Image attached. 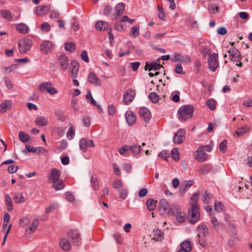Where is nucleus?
<instances>
[{
    "mask_svg": "<svg viewBox=\"0 0 252 252\" xmlns=\"http://www.w3.org/2000/svg\"><path fill=\"white\" fill-rule=\"evenodd\" d=\"M197 236L200 245L202 247H206L208 245V242L206 238L208 235L209 229L208 227L204 224H200L197 227Z\"/></svg>",
    "mask_w": 252,
    "mask_h": 252,
    "instance_id": "1",
    "label": "nucleus"
},
{
    "mask_svg": "<svg viewBox=\"0 0 252 252\" xmlns=\"http://www.w3.org/2000/svg\"><path fill=\"white\" fill-rule=\"evenodd\" d=\"M194 108L189 105L181 107L178 110L179 119L182 121H185L192 117Z\"/></svg>",
    "mask_w": 252,
    "mask_h": 252,
    "instance_id": "2",
    "label": "nucleus"
},
{
    "mask_svg": "<svg viewBox=\"0 0 252 252\" xmlns=\"http://www.w3.org/2000/svg\"><path fill=\"white\" fill-rule=\"evenodd\" d=\"M38 89L41 92H48L50 94H55L58 93V90L53 87L51 82H44L41 83L38 86Z\"/></svg>",
    "mask_w": 252,
    "mask_h": 252,
    "instance_id": "3",
    "label": "nucleus"
},
{
    "mask_svg": "<svg viewBox=\"0 0 252 252\" xmlns=\"http://www.w3.org/2000/svg\"><path fill=\"white\" fill-rule=\"evenodd\" d=\"M32 46V40L28 38H24L21 40L18 44L19 52L21 54L27 53Z\"/></svg>",
    "mask_w": 252,
    "mask_h": 252,
    "instance_id": "4",
    "label": "nucleus"
},
{
    "mask_svg": "<svg viewBox=\"0 0 252 252\" xmlns=\"http://www.w3.org/2000/svg\"><path fill=\"white\" fill-rule=\"evenodd\" d=\"M208 61L209 68L213 71H216L219 67V63L218 61V55L216 53L209 54Z\"/></svg>",
    "mask_w": 252,
    "mask_h": 252,
    "instance_id": "5",
    "label": "nucleus"
},
{
    "mask_svg": "<svg viewBox=\"0 0 252 252\" xmlns=\"http://www.w3.org/2000/svg\"><path fill=\"white\" fill-rule=\"evenodd\" d=\"M171 61L173 62H180L187 64H189L191 62V59L189 56H182L180 54L176 52L173 53L171 57Z\"/></svg>",
    "mask_w": 252,
    "mask_h": 252,
    "instance_id": "6",
    "label": "nucleus"
},
{
    "mask_svg": "<svg viewBox=\"0 0 252 252\" xmlns=\"http://www.w3.org/2000/svg\"><path fill=\"white\" fill-rule=\"evenodd\" d=\"M211 43L208 41L202 40L199 41L200 51L204 57L209 55L211 51Z\"/></svg>",
    "mask_w": 252,
    "mask_h": 252,
    "instance_id": "7",
    "label": "nucleus"
},
{
    "mask_svg": "<svg viewBox=\"0 0 252 252\" xmlns=\"http://www.w3.org/2000/svg\"><path fill=\"white\" fill-rule=\"evenodd\" d=\"M135 96V92L131 89H128L123 95V101L126 105L131 103Z\"/></svg>",
    "mask_w": 252,
    "mask_h": 252,
    "instance_id": "8",
    "label": "nucleus"
},
{
    "mask_svg": "<svg viewBox=\"0 0 252 252\" xmlns=\"http://www.w3.org/2000/svg\"><path fill=\"white\" fill-rule=\"evenodd\" d=\"M193 157L197 161L202 162L207 159L208 155L203 150V147H200L193 153Z\"/></svg>",
    "mask_w": 252,
    "mask_h": 252,
    "instance_id": "9",
    "label": "nucleus"
},
{
    "mask_svg": "<svg viewBox=\"0 0 252 252\" xmlns=\"http://www.w3.org/2000/svg\"><path fill=\"white\" fill-rule=\"evenodd\" d=\"M125 3L123 2L119 3L116 5L115 7L116 13L112 15L113 20H117L123 14L125 11Z\"/></svg>",
    "mask_w": 252,
    "mask_h": 252,
    "instance_id": "10",
    "label": "nucleus"
},
{
    "mask_svg": "<svg viewBox=\"0 0 252 252\" xmlns=\"http://www.w3.org/2000/svg\"><path fill=\"white\" fill-rule=\"evenodd\" d=\"M189 213L191 217L190 222L195 223L200 218L199 207L195 205L191 206Z\"/></svg>",
    "mask_w": 252,
    "mask_h": 252,
    "instance_id": "11",
    "label": "nucleus"
},
{
    "mask_svg": "<svg viewBox=\"0 0 252 252\" xmlns=\"http://www.w3.org/2000/svg\"><path fill=\"white\" fill-rule=\"evenodd\" d=\"M185 139V131L182 129L178 130L174 135L173 141L175 144L182 143Z\"/></svg>",
    "mask_w": 252,
    "mask_h": 252,
    "instance_id": "12",
    "label": "nucleus"
},
{
    "mask_svg": "<svg viewBox=\"0 0 252 252\" xmlns=\"http://www.w3.org/2000/svg\"><path fill=\"white\" fill-rule=\"evenodd\" d=\"M79 147L81 150L86 151L88 148L94 147V144L93 140L83 138L80 140Z\"/></svg>",
    "mask_w": 252,
    "mask_h": 252,
    "instance_id": "13",
    "label": "nucleus"
},
{
    "mask_svg": "<svg viewBox=\"0 0 252 252\" xmlns=\"http://www.w3.org/2000/svg\"><path fill=\"white\" fill-rule=\"evenodd\" d=\"M173 214L176 216L177 221L179 222H183L185 221L186 214L182 211L180 208L176 207L172 211Z\"/></svg>",
    "mask_w": 252,
    "mask_h": 252,
    "instance_id": "14",
    "label": "nucleus"
},
{
    "mask_svg": "<svg viewBox=\"0 0 252 252\" xmlns=\"http://www.w3.org/2000/svg\"><path fill=\"white\" fill-rule=\"evenodd\" d=\"M229 57L231 61L237 62L240 61V53L236 48L232 47L228 50Z\"/></svg>",
    "mask_w": 252,
    "mask_h": 252,
    "instance_id": "15",
    "label": "nucleus"
},
{
    "mask_svg": "<svg viewBox=\"0 0 252 252\" xmlns=\"http://www.w3.org/2000/svg\"><path fill=\"white\" fill-rule=\"evenodd\" d=\"M140 117L144 119L146 122H148L151 118L150 111L146 107H142L139 110Z\"/></svg>",
    "mask_w": 252,
    "mask_h": 252,
    "instance_id": "16",
    "label": "nucleus"
},
{
    "mask_svg": "<svg viewBox=\"0 0 252 252\" xmlns=\"http://www.w3.org/2000/svg\"><path fill=\"white\" fill-rule=\"evenodd\" d=\"M68 235L75 245L78 246L81 244L80 236L77 230H72L69 232Z\"/></svg>",
    "mask_w": 252,
    "mask_h": 252,
    "instance_id": "17",
    "label": "nucleus"
},
{
    "mask_svg": "<svg viewBox=\"0 0 252 252\" xmlns=\"http://www.w3.org/2000/svg\"><path fill=\"white\" fill-rule=\"evenodd\" d=\"M58 62L62 70H65L67 69L68 66L69 60L68 58L64 54L60 55L59 58Z\"/></svg>",
    "mask_w": 252,
    "mask_h": 252,
    "instance_id": "18",
    "label": "nucleus"
},
{
    "mask_svg": "<svg viewBox=\"0 0 252 252\" xmlns=\"http://www.w3.org/2000/svg\"><path fill=\"white\" fill-rule=\"evenodd\" d=\"M162 67V65L158 63H157V62H154L150 63H146L145 66V69L148 70L150 71L153 70L157 71Z\"/></svg>",
    "mask_w": 252,
    "mask_h": 252,
    "instance_id": "19",
    "label": "nucleus"
},
{
    "mask_svg": "<svg viewBox=\"0 0 252 252\" xmlns=\"http://www.w3.org/2000/svg\"><path fill=\"white\" fill-rule=\"evenodd\" d=\"M60 172L55 169L53 168L51 171V173L48 177V181L50 183H52L54 181L60 179Z\"/></svg>",
    "mask_w": 252,
    "mask_h": 252,
    "instance_id": "20",
    "label": "nucleus"
},
{
    "mask_svg": "<svg viewBox=\"0 0 252 252\" xmlns=\"http://www.w3.org/2000/svg\"><path fill=\"white\" fill-rule=\"evenodd\" d=\"M194 183V181L192 180L182 182L179 189L180 192L182 193H184L187 189L191 187Z\"/></svg>",
    "mask_w": 252,
    "mask_h": 252,
    "instance_id": "21",
    "label": "nucleus"
},
{
    "mask_svg": "<svg viewBox=\"0 0 252 252\" xmlns=\"http://www.w3.org/2000/svg\"><path fill=\"white\" fill-rule=\"evenodd\" d=\"M251 130V127L249 126H244L239 127L237 130L235 131L233 133V136L235 137H240L245 133H248Z\"/></svg>",
    "mask_w": 252,
    "mask_h": 252,
    "instance_id": "22",
    "label": "nucleus"
},
{
    "mask_svg": "<svg viewBox=\"0 0 252 252\" xmlns=\"http://www.w3.org/2000/svg\"><path fill=\"white\" fill-rule=\"evenodd\" d=\"M88 80L90 83L95 85L100 86L101 85V80L93 72H91L89 74Z\"/></svg>",
    "mask_w": 252,
    "mask_h": 252,
    "instance_id": "23",
    "label": "nucleus"
},
{
    "mask_svg": "<svg viewBox=\"0 0 252 252\" xmlns=\"http://www.w3.org/2000/svg\"><path fill=\"white\" fill-rule=\"evenodd\" d=\"M70 63L72 66L71 69V77L73 79H76L78 76L79 65L75 61H72Z\"/></svg>",
    "mask_w": 252,
    "mask_h": 252,
    "instance_id": "24",
    "label": "nucleus"
},
{
    "mask_svg": "<svg viewBox=\"0 0 252 252\" xmlns=\"http://www.w3.org/2000/svg\"><path fill=\"white\" fill-rule=\"evenodd\" d=\"M151 236L152 237V239L157 241H161L164 238V234L160 230L155 229L153 231Z\"/></svg>",
    "mask_w": 252,
    "mask_h": 252,
    "instance_id": "25",
    "label": "nucleus"
},
{
    "mask_svg": "<svg viewBox=\"0 0 252 252\" xmlns=\"http://www.w3.org/2000/svg\"><path fill=\"white\" fill-rule=\"evenodd\" d=\"M125 115L126 122L128 125H133L136 121V116L134 113L132 111H129L126 113Z\"/></svg>",
    "mask_w": 252,
    "mask_h": 252,
    "instance_id": "26",
    "label": "nucleus"
},
{
    "mask_svg": "<svg viewBox=\"0 0 252 252\" xmlns=\"http://www.w3.org/2000/svg\"><path fill=\"white\" fill-rule=\"evenodd\" d=\"M15 29L18 32L22 34H26L29 31V27L23 23L16 24Z\"/></svg>",
    "mask_w": 252,
    "mask_h": 252,
    "instance_id": "27",
    "label": "nucleus"
},
{
    "mask_svg": "<svg viewBox=\"0 0 252 252\" xmlns=\"http://www.w3.org/2000/svg\"><path fill=\"white\" fill-rule=\"evenodd\" d=\"M49 9L47 5H40L35 8V11L38 16H43L47 14Z\"/></svg>",
    "mask_w": 252,
    "mask_h": 252,
    "instance_id": "28",
    "label": "nucleus"
},
{
    "mask_svg": "<svg viewBox=\"0 0 252 252\" xmlns=\"http://www.w3.org/2000/svg\"><path fill=\"white\" fill-rule=\"evenodd\" d=\"M52 188L56 190H62L65 187V184L63 180L59 179L52 183Z\"/></svg>",
    "mask_w": 252,
    "mask_h": 252,
    "instance_id": "29",
    "label": "nucleus"
},
{
    "mask_svg": "<svg viewBox=\"0 0 252 252\" xmlns=\"http://www.w3.org/2000/svg\"><path fill=\"white\" fill-rule=\"evenodd\" d=\"M60 246L61 248L63 251H68L71 248V244L68 240L65 238H63L60 240Z\"/></svg>",
    "mask_w": 252,
    "mask_h": 252,
    "instance_id": "30",
    "label": "nucleus"
},
{
    "mask_svg": "<svg viewBox=\"0 0 252 252\" xmlns=\"http://www.w3.org/2000/svg\"><path fill=\"white\" fill-rule=\"evenodd\" d=\"M110 27L109 24L105 21H100L95 24V28L99 31L107 30Z\"/></svg>",
    "mask_w": 252,
    "mask_h": 252,
    "instance_id": "31",
    "label": "nucleus"
},
{
    "mask_svg": "<svg viewBox=\"0 0 252 252\" xmlns=\"http://www.w3.org/2000/svg\"><path fill=\"white\" fill-rule=\"evenodd\" d=\"M35 123L38 126H44L48 125V121L46 117L42 116H38L36 118Z\"/></svg>",
    "mask_w": 252,
    "mask_h": 252,
    "instance_id": "32",
    "label": "nucleus"
},
{
    "mask_svg": "<svg viewBox=\"0 0 252 252\" xmlns=\"http://www.w3.org/2000/svg\"><path fill=\"white\" fill-rule=\"evenodd\" d=\"M12 102L10 100H6L0 104V113H5L7 110L10 108Z\"/></svg>",
    "mask_w": 252,
    "mask_h": 252,
    "instance_id": "33",
    "label": "nucleus"
},
{
    "mask_svg": "<svg viewBox=\"0 0 252 252\" xmlns=\"http://www.w3.org/2000/svg\"><path fill=\"white\" fill-rule=\"evenodd\" d=\"M53 48L52 43L48 40L44 41L41 45V50L45 53H47Z\"/></svg>",
    "mask_w": 252,
    "mask_h": 252,
    "instance_id": "34",
    "label": "nucleus"
},
{
    "mask_svg": "<svg viewBox=\"0 0 252 252\" xmlns=\"http://www.w3.org/2000/svg\"><path fill=\"white\" fill-rule=\"evenodd\" d=\"M170 208L168 202L165 199H162L159 202V209L163 213L169 211Z\"/></svg>",
    "mask_w": 252,
    "mask_h": 252,
    "instance_id": "35",
    "label": "nucleus"
},
{
    "mask_svg": "<svg viewBox=\"0 0 252 252\" xmlns=\"http://www.w3.org/2000/svg\"><path fill=\"white\" fill-rule=\"evenodd\" d=\"M13 199L14 202L18 204L24 203L26 201V198L21 192H18L14 194Z\"/></svg>",
    "mask_w": 252,
    "mask_h": 252,
    "instance_id": "36",
    "label": "nucleus"
},
{
    "mask_svg": "<svg viewBox=\"0 0 252 252\" xmlns=\"http://www.w3.org/2000/svg\"><path fill=\"white\" fill-rule=\"evenodd\" d=\"M180 247V250L187 251V252H189L192 249V244L189 240H187L181 243Z\"/></svg>",
    "mask_w": 252,
    "mask_h": 252,
    "instance_id": "37",
    "label": "nucleus"
},
{
    "mask_svg": "<svg viewBox=\"0 0 252 252\" xmlns=\"http://www.w3.org/2000/svg\"><path fill=\"white\" fill-rule=\"evenodd\" d=\"M206 104L209 109L214 111L216 109L217 102L214 98H210L206 101Z\"/></svg>",
    "mask_w": 252,
    "mask_h": 252,
    "instance_id": "38",
    "label": "nucleus"
},
{
    "mask_svg": "<svg viewBox=\"0 0 252 252\" xmlns=\"http://www.w3.org/2000/svg\"><path fill=\"white\" fill-rule=\"evenodd\" d=\"M157 201L153 199H149L147 200L146 205L149 211H152L155 210L156 206Z\"/></svg>",
    "mask_w": 252,
    "mask_h": 252,
    "instance_id": "39",
    "label": "nucleus"
},
{
    "mask_svg": "<svg viewBox=\"0 0 252 252\" xmlns=\"http://www.w3.org/2000/svg\"><path fill=\"white\" fill-rule=\"evenodd\" d=\"M4 198L5 203L7 210L9 211L12 210L13 209V204L9 195L8 194H5L4 196Z\"/></svg>",
    "mask_w": 252,
    "mask_h": 252,
    "instance_id": "40",
    "label": "nucleus"
},
{
    "mask_svg": "<svg viewBox=\"0 0 252 252\" xmlns=\"http://www.w3.org/2000/svg\"><path fill=\"white\" fill-rule=\"evenodd\" d=\"M19 138L21 141L27 142L30 140V136L28 134L23 131H21L19 133Z\"/></svg>",
    "mask_w": 252,
    "mask_h": 252,
    "instance_id": "41",
    "label": "nucleus"
},
{
    "mask_svg": "<svg viewBox=\"0 0 252 252\" xmlns=\"http://www.w3.org/2000/svg\"><path fill=\"white\" fill-rule=\"evenodd\" d=\"M75 128L74 126L71 124L70 125L69 128L66 133L67 138L69 140L72 139L75 136Z\"/></svg>",
    "mask_w": 252,
    "mask_h": 252,
    "instance_id": "42",
    "label": "nucleus"
},
{
    "mask_svg": "<svg viewBox=\"0 0 252 252\" xmlns=\"http://www.w3.org/2000/svg\"><path fill=\"white\" fill-rule=\"evenodd\" d=\"M77 104V99L74 97H72L71 101L70 106L75 112L78 111L80 109V106Z\"/></svg>",
    "mask_w": 252,
    "mask_h": 252,
    "instance_id": "43",
    "label": "nucleus"
},
{
    "mask_svg": "<svg viewBox=\"0 0 252 252\" xmlns=\"http://www.w3.org/2000/svg\"><path fill=\"white\" fill-rule=\"evenodd\" d=\"M112 185L114 189L119 190L123 188V183L120 180L116 178L113 181Z\"/></svg>",
    "mask_w": 252,
    "mask_h": 252,
    "instance_id": "44",
    "label": "nucleus"
},
{
    "mask_svg": "<svg viewBox=\"0 0 252 252\" xmlns=\"http://www.w3.org/2000/svg\"><path fill=\"white\" fill-rule=\"evenodd\" d=\"M129 150H131L133 155L136 156L140 153L141 151L140 146L137 144H133L131 146H129Z\"/></svg>",
    "mask_w": 252,
    "mask_h": 252,
    "instance_id": "45",
    "label": "nucleus"
},
{
    "mask_svg": "<svg viewBox=\"0 0 252 252\" xmlns=\"http://www.w3.org/2000/svg\"><path fill=\"white\" fill-rule=\"evenodd\" d=\"M0 14H1L2 17L8 20V21H11L12 16L11 13L7 10H2L0 11Z\"/></svg>",
    "mask_w": 252,
    "mask_h": 252,
    "instance_id": "46",
    "label": "nucleus"
},
{
    "mask_svg": "<svg viewBox=\"0 0 252 252\" xmlns=\"http://www.w3.org/2000/svg\"><path fill=\"white\" fill-rule=\"evenodd\" d=\"M38 220H34L32 221V225L29 228L26 229V231L28 232L30 231L31 233L34 232L38 226Z\"/></svg>",
    "mask_w": 252,
    "mask_h": 252,
    "instance_id": "47",
    "label": "nucleus"
},
{
    "mask_svg": "<svg viewBox=\"0 0 252 252\" xmlns=\"http://www.w3.org/2000/svg\"><path fill=\"white\" fill-rule=\"evenodd\" d=\"M199 193L197 192L193 194L191 197V206H193L195 205L196 207H198V200L199 199Z\"/></svg>",
    "mask_w": 252,
    "mask_h": 252,
    "instance_id": "48",
    "label": "nucleus"
},
{
    "mask_svg": "<svg viewBox=\"0 0 252 252\" xmlns=\"http://www.w3.org/2000/svg\"><path fill=\"white\" fill-rule=\"evenodd\" d=\"M129 151V146L124 145L118 149L119 153L123 156H126L128 155V152Z\"/></svg>",
    "mask_w": 252,
    "mask_h": 252,
    "instance_id": "49",
    "label": "nucleus"
},
{
    "mask_svg": "<svg viewBox=\"0 0 252 252\" xmlns=\"http://www.w3.org/2000/svg\"><path fill=\"white\" fill-rule=\"evenodd\" d=\"M75 44L73 42L66 43L64 45L65 50L73 52L75 49Z\"/></svg>",
    "mask_w": 252,
    "mask_h": 252,
    "instance_id": "50",
    "label": "nucleus"
},
{
    "mask_svg": "<svg viewBox=\"0 0 252 252\" xmlns=\"http://www.w3.org/2000/svg\"><path fill=\"white\" fill-rule=\"evenodd\" d=\"M131 34L133 37H137L140 34L139 26L134 25L131 28Z\"/></svg>",
    "mask_w": 252,
    "mask_h": 252,
    "instance_id": "51",
    "label": "nucleus"
},
{
    "mask_svg": "<svg viewBox=\"0 0 252 252\" xmlns=\"http://www.w3.org/2000/svg\"><path fill=\"white\" fill-rule=\"evenodd\" d=\"M86 98L88 102H90L92 104L95 105L96 104V101L93 98L92 94L90 91H88L86 94Z\"/></svg>",
    "mask_w": 252,
    "mask_h": 252,
    "instance_id": "52",
    "label": "nucleus"
},
{
    "mask_svg": "<svg viewBox=\"0 0 252 252\" xmlns=\"http://www.w3.org/2000/svg\"><path fill=\"white\" fill-rule=\"evenodd\" d=\"M214 208L216 211L220 212L223 211L224 206L221 202L216 201L214 204Z\"/></svg>",
    "mask_w": 252,
    "mask_h": 252,
    "instance_id": "53",
    "label": "nucleus"
},
{
    "mask_svg": "<svg viewBox=\"0 0 252 252\" xmlns=\"http://www.w3.org/2000/svg\"><path fill=\"white\" fill-rule=\"evenodd\" d=\"M92 187L94 189L96 190L99 187V182L97 178L92 177L91 180Z\"/></svg>",
    "mask_w": 252,
    "mask_h": 252,
    "instance_id": "54",
    "label": "nucleus"
},
{
    "mask_svg": "<svg viewBox=\"0 0 252 252\" xmlns=\"http://www.w3.org/2000/svg\"><path fill=\"white\" fill-rule=\"evenodd\" d=\"M171 154L172 158L175 160H178L180 158V156L177 148H174L172 150Z\"/></svg>",
    "mask_w": 252,
    "mask_h": 252,
    "instance_id": "55",
    "label": "nucleus"
},
{
    "mask_svg": "<svg viewBox=\"0 0 252 252\" xmlns=\"http://www.w3.org/2000/svg\"><path fill=\"white\" fill-rule=\"evenodd\" d=\"M119 191L120 198L125 199L127 197L128 192L126 189L122 188L119 190Z\"/></svg>",
    "mask_w": 252,
    "mask_h": 252,
    "instance_id": "56",
    "label": "nucleus"
},
{
    "mask_svg": "<svg viewBox=\"0 0 252 252\" xmlns=\"http://www.w3.org/2000/svg\"><path fill=\"white\" fill-rule=\"evenodd\" d=\"M211 198V196L209 193H208L206 191L204 192L202 194L201 199L203 203L205 204H208L209 202V200Z\"/></svg>",
    "mask_w": 252,
    "mask_h": 252,
    "instance_id": "57",
    "label": "nucleus"
},
{
    "mask_svg": "<svg viewBox=\"0 0 252 252\" xmlns=\"http://www.w3.org/2000/svg\"><path fill=\"white\" fill-rule=\"evenodd\" d=\"M51 27L47 22L43 23L40 29L43 32H48L50 30Z\"/></svg>",
    "mask_w": 252,
    "mask_h": 252,
    "instance_id": "58",
    "label": "nucleus"
},
{
    "mask_svg": "<svg viewBox=\"0 0 252 252\" xmlns=\"http://www.w3.org/2000/svg\"><path fill=\"white\" fill-rule=\"evenodd\" d=\"M65 198L70 202H73L74 201V196L73 193L70 191H67L65 193Z\"/></svg>",
    "mask_w": 252,
    "mask_h": 252,
    "instance_id": "59",
    "label": "nucleus"
},
{
    "mask_svg": "<svg viewBox=\"0 0 252 252\" xmlns=\"http://www.w3.org/2000/svg\"><path fill=\"white\" fill-rule=\"evenodd\" d=\"M149 98L153 103H156L158 100V95L156 93H152L149 94Z\"/></svg>",
    "mask_w": 252,
    "mask_h": 252,
    "instance_id": "60",
    "label": "nucleus"
},
{
    "mask_svg": "<svg viewBox=\"0 0 252 252\" xmlns=\"http://www.w3.org/2000/svg\"><path fill=\"white\" fill-rule=\"evenodd\" d=\"M158 8L159 11L158 18L161 20H164L166 17V15L164 12L163 9L159 5L158 6Z\"/></svg>",
    "mask_w": 252,
    "mask_h": 252,
    "instance_id": "61",
    "label": "nucleus"
},
{
    "mask_svg": "<svg viewBox=\"0 0 252 252\" xmlns=\"http://www.w3.org/2000/svg\"><path fill=\"white\" fill-rule=\"evenodd\" d=\"M174 71L176 73L179 74H184L185 73V72L183 71L182 65L180 63L177 65Z\"/></svg>",
    "mask_w": 252,
    "mask_h": 252,
    "instance_id": "62",
    "label": "nucleus"
},
{
    "mask_svg": "<svg viewBox=\"0 0 252 252\" xmlns=\"http://www.w3.org/2000/svg\"><path fill=\"white\" fill-rule=\"evenodd\" d=\"M58 208V205L57 203H53L50 204L49 207L47 208L45 210V213L48 214L50 213L53 210H55Z\"/></svg>",
    "mask_w": 252,
    "mask_h": 252,
    "instance_id": "63",
    "label": "nucleus"
},
{
    "mask_svg": "<svg viewBox=\"0 0 252 252\" xmlns=\"http://www.w3.org/2000/svg\"><path fill=\"white\" fill-rule=\"evenodd\" d=\"M122 22L121 20L115 23L114 25V29L115 30L118 32H122L124 31V27L123 25L121 23Z\"/></svg>",
    "mask_w": 252,
    "mask_h": 252,
    "instance_id": "64",
    "label": "nucleus"
}]
</instances>
